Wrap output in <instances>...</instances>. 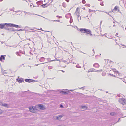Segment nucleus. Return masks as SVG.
I'll use <instances>...</instances> for the list:
<instances>
[{
	"label": "nucleus",
	"instance_id": "4468645a",
	"mask_svg": "<svg viewBox=\"0 0 126 126\" xmlns=\"http://www.w3.org/2000/svg\"><path fill=\"white\" fill-rule=\"evenodd\" d=\"M75 14L78 16V18L79 16V12L78 11H76L75 13Z\"/></svg>",
	"mask_w": 126,
	"mask_h": 126
},
{
	"label": "nucleus",
	"instance_id": "2f4dec72",
	"mask_svg": "<svg viewBox=\"0 0 126 126\" xmlns=\"http://www.w3.org/2000/svg\"><path fill=\"white\" fill-rule=\"evenodd\" d=\"M24 30H22L21 29H20L18 30H17L16 31H24Z\"/></svg>",
	"mask_w": 126,
	"mask_h": 126
},
{
	"label": "nucleus",
	"instance_id": "13d9d810",
	"mask_svg": "<svg viewBox=\"0 0 126 126\" xmlns=\"http://www.w3.org/2000/svg\"><path fill=\"white\" fill-rule=\"evenodd\" d=\"M1 110H0V114H1Z\"/></svg>",
	"mask_w": 126,
	"mask_h": 126
},
{
	"label": "nucleus",
	"instance_id": "774afa93",
	"mask_svg": "<svg viewBox=\"0 0 126 126\" xmlns=\"http://www.w3.org/2000/svg\"><path fill=\"white\" fill-rule=\"evenodd\" d=\"M9 47H13L12 46H9Z\"/></svg>",
	"mask_w": 126,
	"mask_h": 126
},
{
	"label": "nucleus",
	"instance_id": "680f3d73",
	"mask_svg": "<svg viewBox=\"0 0 126 126\" xmlns=\"http://www.w3.org/2000/svg\"><path fill=\"white\" fill-rule=\"evenodd\" d=\"M32 14H34V15L35 14H30V13L29 15H31Z\"/></svg>",
	"mask_w": 126,
	"mask_h": 126
},
{
	"label": "nucleus",
	"instance_id": "8fccbe9b",
	"mask_svg": "<svg viewBox=\"0 0 126 126\" xmlns=\"http://www.w3.org/2000/svg\"><path fill=\"white\" fill-rule=\"evenodd\" d=\"M93 70H89V72H93Z\"/></svg>",
	"mask_w": 126,
	"mask_h": 126
},
{
	"label": "nucleus",
	"instance_id": "a878e982",
	"mask_svg": "<svg viewBox=\"0 0 126 126\" xmlns=\"http://www.w3.org/2000/svg\"><path fill=\"white\" fill-rule=\"evenodd\" d=\"M87 108V107L86 106H82V107H81V108H82V109H86Z\"/></svg>",
	"mask_w": 126,
	"mask_h": 126
},
{
	"label": "nucleus",
	"instance_id": "7c9ffc66",
	"mask_svg": "<svg viewBox=\"0 0 126 126\" xmlns=\"http://www.w3.org/2000/svg\"><path fill=\"white\" fill-rule=\"evenodd\" d=\"M76 67L78 68H80L81 67L79 65H76Z\"/></svg>",
	"mask_w": 126,
	"mask_h": 126
},
{
	"label": "nucleus",
	"instance_id": "603ef678",
	"mask_svg": "<svg viewBox=\"0 0 126 126\" xmlns=\"http://www.w3.org/2000/svg\"><path fill=\"white\" fill-rule=\"evenodd\" d=\"M90 36H92L93 35L91 34V32H90V33L89 34Z\"/></svg>",
	"mask_w": 126,
	"mask_h": 126
},
{
	"label": "nucleus",
	"instance_id": "6ab92c4d",
	"mask_svg": "<svg viewBox=\"0 0 126 126\" xmlns=\"http://www.w3.org/2000/svg\"><path fill=\"white\" fill-rule=\"evenodd\" d=\"M1 72L3 74H6L7 73L5 71L3 70H1Z\"/></svg>",
	"mask_w": 126,
	"mask_h": 126
},
{
	"label": "nucleus",
	"instance_id": "69168bd1",
	"mask_svg": "<svg viewBox=\"0 0 126 126\" xmlns=\"http://www.w3.org/2000/svg\"><path fill=\"white\" fill-rule=\"evenodd\" d=\"M100 71L99 70H97V71H95V72H98V71Z\"/></svg>",
	"mask_w": 126,
	"mask_h": 126
},
{
	"label": "nucleus",
	"instance_id": "393cba45",
	"mask_svg": "<svg viewBox=\"0 0 126 126\" xmlns=\"http://www.w3.org/2000/svg\"><path fill=\"white\" fill-rule=\"evenodd\" d=\"M46 4H47L46 3L43 4L42 5H41L40 6L41 7H43V8H44L45 7L44 6H46Z\"/></svg>",
	"mask_w": 126,
	"mask_h": 126
},
{
	"label": "nucleus",
	"instance_id": "72a5a7b5",
	"mask_svg": "<svg viewBox=\"0 0 126 126\" xmlns=\"http://www.w3.org/2000/svg\"><path fill=\"white\" fill-rule=\"evenodd\" d=\"M82 2L83 4H85L86 3V1L84 0H82Z\"/></svg>",
	"mask_w": 126,
	"mask_h": 126
},
{
	"label": "nucleus",
	"instance_id": "c9c22d12",
	"mask_svg": "<svg viewBox=\"0 0 126 126\" xmlns=\"http://www.w3.org/2000/svg\"><path fill=\"white\" fill-rule=\"evenodd\" d=\"M52 21H53L57 22H59L60 21V20H52Z\"/></svg>",
	"mask_w": 126,
	"mask_h": 126
},
{
	"label": "nucleus",
	"instance_id": "cd10ccee",
	"mask_svg": "<svg viewBox=\"0 0 126 126\" xmlns=\"http://www.w3.org/2000/svg\"><path fill=\"white\" fill-rule=\"evenodd\" d=\"M11 28H8L7 30H8V31L9 32H10V31H12V30Z\"/></svg>",
	"mask_w": 126,
	"mask_h": 126
},
{
	"label": "nucleus",
	"instance_id": "de8ad7c7",
	"mask_svg": "<svg viewBox=\"0 0 126 126\" xmlns=\"http://www.w3.org/2000/svg\"><path fill=\"white\" fill-rule=\"evenodd\" d=\"M78 9H79V8L78 7L76 9V11H77V12L78 11Z\"/></svg>",
	"mask_w": 126,
	"mask_h": 126
},
{
	"label": "nucleus",
	"instance_id": "a18cd8bd",
	"mask_svg": "<svg viewBox=\"0 0 126 126\" xmlns=\"http://www.w3.org/2000/svg\"><path fill=\"white\" fill-rule=\"evenodd\" d=\"M85 5H87L88 7H90V4H86Z\"/></svg>",
	"mask_w": 126,
	"mask_h": 126
},
{
	"label": "nucleus",
	"instance_id": "58836bf2",
	"mask_svg": "<svg viewBox=\"0 0 126 126\" xmlns=\"http://www.w3.org/2000/svg\"><path fill=\"white\" fill-rule=\"evenodd\" d=\"M109 75H110L111 76H113V77H115V75H113V74H110Z\"/></svg>",
	"mask_w": 126,
	"mask_h": 126
},
{
	"label": "nucleus",
	"instance_id": "5fc2aeb1",
	"mask_svg": "<svg viewBox=\"0 0 126 126\" xmlns=\"http://www.w3.org/2000/svg\"><path fill=\"white\" fill-rule=\"evenodd\" d=\"M67 2H68L69 1V0H65Z\"/></svg>",
	"mask_w": 126,
	"mask_h": 126
},
{
	"label": "nucleus",
	"instance_id": "c03bdc74",
	"mask_svg": "<svg viewBox=\"0 0 126 126\" xmlns=\"http://www.w3.org/2000/svg\"><path fill=\"white\" fill-rule=\"evenodd\" d=\"M123 110H126V107H125L124 106H123Z\"/></svg>",
	"mask_w": 126,
	"mask_h": 126
},
{
	"label": "nucleus",
	"instance_id": "864d4df0",
	"mask_svg": "<svg viewBox=\"0 0 126 126\" xmlns=\"http://www.w3.org/2000/svg\"><path fill=\"white\" fill-rule=\"evenodd\" d=\"M106 12V13L107 14H108V15H109L110 16H111V17H112V16L111 15H110V14H109V13H107V12Z\"/></svg>",
	"mask_w": 126,
	"mask_h": 126
},
{
	"label": "nucleus",
	"instance_id": "1a4fd4ad",
	"mask_svg": "<svg viewBox=\"0 0 126 126\" xmlns=\"http://www.w3.org/2000/svg\"><path fill=\"white\" fill-rule=\"evenodd\" d=\"M16 80L19 83H21L24 81L23 79L22 78L19 79H17Z\"/></svg>",
	"mask_w": 126,
	"mask_h": 126
},
{
	"label": "nucleus",
	"instance_id": "20e7f679",
	"mask_svg": "<svg viewBox=\"0 0 126 126\" xmlns=\"http://www.w3.org/2000/svg\"><path fill=\"white\" fill-rule=\"evenodd\" d=\"M32 106V108H29V110L30 112L34 113L35 112V111H36L35 110H37L34 109V108Z\"/></svg>",
	"mask_w": 126,
	"mask_h": 126
},
{
	"label": "nucleus",
	"instance_id": "9d476101",
	"mask_svg": "<svg viewBox=\"0 0 126 126\" xmlns=\"http://www.w3.org/2000/svg\"><path fill=\"white\" fill-rule=\"evenodd\" d=\"M93 66L96 68H98L99 67V65L97 63H95L93 65Z\"/></svg>",
	"mask_w": 126,
	"mask_h": 126
},
{
	"label": "nucleus",
	"instance_id": "e2e57ef3",
	"mask_svg": "<svg viewBox=\"0 0 126 126\" xmlns=\"http://www.w3.org/2000/svg\"><path fill=\"white\" fill-rule=\"evenodd\" d=\"M120 118H119L118 119V121L117 122H118L119 121V120H120Z\"/></svg>",
	"mask_w": 126,
	"mask_h": 126
},
{
	"label": "nucleus",
	"instance_id": "3c124183",
	"mask_svg": "<svg viewBox=\"0 0 126 126\" xmlns=\"http://www.w3.org/2000/svg\"><path fill=\"white\" fill-rule=\"evenodd\" d=\"M62 61L63 62H66V61H65L64 60H62Z\"/></svg>",
	"mask_w": 126,
	"mask_h": 126
},
{
	"label": "nucleus",
	"instance_id": "bf43d9fd",
	"mask_svg": "<svg viewBox=\"0 0 126 126\" xmlns=\"http://www.w3.org/2000/svg\"><path fill=\"white\" fill-rule=\"evenodd\" d=\"M42 28H41L40 29H38L39 30H42V31H43L42 30Z\"/></svg>",
	"mask_w": 126,
	"mask_h": 126
},
{
	"label": "nucleus",
	"instance_id": "052dcab7",
	"mask_svg": "<svg viewBox=\"0 0 126 126\" xmlns=\"http://www.w3.org/2000/svg\"><path fill=\"white\" fill-rule=\"evenodd\" d=\"M118 33H116V36H117L116 35H118Z\"/></svg>",
	"mask_w": 126,
	"mask_h": 126
},
{
	"label": "nucleus",
	"instance_id": "f03ea898",
	"mask_svg": "<svg viewBox=\"0 0 126 126\" xmlns=\"http://www.w3.org/2000/svg\"><path fill=\"white\" fill-rule=\"evenodd\" d=\"M7 26H10L11 27H14L15 28H18V27H19L20 28V27L19 26L17 25H15V24H11V23H7Z\"/></svg>",
	"mask_w": 126,
	"mask_h": 126
},
{
	"label": "nucleus",
	"instance_id": "412c9836",
	"mask_svg": "<svg viewBox=\"0 0 126 126\" xmlns=\"http://www.w3.org/2000/svg\"><path fill=\"white\" fill-rule=\"evenodd\" d=\"M72 22H73V19H72V16H71V17H70V23H72Z\"/></svg>",
	"mask_w": 126,
	"mask_h": 126
},
{
	"label": "nucleus",
	"instance_id": "c756f323",
	"mask_svg": "<svg viewBox=\"0 0 126 126\" xmlns=\"http://www.w3.org/2000/svg\"><path fill=\"white\" fill-rule=\"evenodd\" d=\"M59 61L60 62H61L60 60H58V59L52 60H51L50 61Z\"/></svg>",
	"mask_w": 126,
	"mask_h": 126
},
{
	"label": "nucleus",
	"instance_id": "aec40b11",
	"mask_svg": "<svg viewBox=\"0 0 126 126\" xmlns=\"http://www.w3.org/2000/svg\"><path fill=\"white\" fill-rule=\"evenodd\" d=\"M110 114L111 116H114L116 115V113L115 112H112L110 113Z\"/></svg>",
	"mask_w": 126,
	"mask_h": 126
},
{
	"label": "nucleus",
	"instance_id": "9b49d317",
	"mask_svg": "<svg viewBox=\"0 0 126 126\" xmlns=\"http://www.w3.org/2000/svg\"><path fill=\"white\" fill-rule=\"evenodd\" d=\"M60 93H62V94H68V92H67L66 91H60Z\"/></svg>",
	"mask_w": 126,
	"mask_h": 126
},
{
	"label": "nucleus",
	"instance_id": "4c0bfd02",
	"mask_svg": "<svg viewBox=\"0 0 126 126\" xmlns=\"http://www.w3.org/2000/svg\"><path fill=\"white\" fill-rule=\"evenodd\" d=\"M60 107L62 108H63V106L62 104H60Z\"/></svg>",
	"mask_w": 126,
	"mask_h": 126
},
{
	"label": "nucleus",
	"instance_id": "6e6552de",
	"mask_svg": "<svg viewBox=\"0 0 126 126\" xmlns=\"http://www.w3.org/2000/svg\"><path fill=\"white\" fill-rule=\"evenodd\" d=\"M87 30V29L85 28H80L79 29V31L81 33H85Z\"/></svg>",
	"mask_w": 126,
	"mask_h": 126
},
{
	"label": "nucleus",
	"instance_id": "f8f14e48",
	"mask_svg": "<svg viewBox=\"0 0 126 126\" xmlns=\"http://www.w3.org/2000/svg\"><path fill=\"white\" fill-rule=\"evenodd\" d=\"M4 60L5 59V57L3 55H1V57H0V61H2V60Z\"/></svg>",
	"mask_w": 126,
	"mask_h": 126
},
{
	"label": "nucleus",
	"instance_id": "f704fd0d",
	"mask_svg": "<svg viewBox=\"0 0 126 126\" xmlns=\"http://www.w3.org/2000/svg\"><path fill=\"white\" fill-rule=\"evenodd\" d=\"M93 10L89 9V12H93Z\"/></svg>",
	"mask_w": 126,
	"mask_h": 126
},
{
	"label": "nucleus",
	"instance_id": "a19ab883",
	"mask_svg": "<svg viewBox=\"0 0 126 126\" xmlns=\"http://www.w3.org/2000/svg\"><path fill=\"white\" fill-rule=\"evenodd\" d=\"M35 15H38V16H41V17H43V18H46V19H47V18H45V17H44L43 16H40V15H36V14H35Z\"/></svg>",
	"mask_w": 126,
	"mask_h": 126
},
{
	"label": "nucleus",
	"instance_id": "2eb2a0df",
	"mask_svg": "<svg viewBox=\"0 0 126 126\" xmlns=\"http://www.w3.org/2000/svg\"><path fill=\"white\" fill-rule=\"evenodd\" d=\"M45 60V58L44 57H42L39 60L41 62H44Z\"/></svg>",
	"mask_w": 126,
	"mask_h": 126
},
{
	"label": "nucleus",
	"instance_id": "338daca9",
	"mask_svg": "<svg viewBox=\"0 0 126 126\" xmlns=\"http://www.w3.org/2000/svg\"><path fill=\"white\" fill-rule=\"evenodd\" d=\"M28 40H30V41H31V39H30V38L28 39Z\"/></svg>",
	"mask_w": 126,
	"mask_h": 126
},
{
	"label": "nucleus",
	"instance_id": "423d86ee",
	"mask_svg": "<svg viewBox=\"0 0 126 126\" xmlns=\"http://www.w3.org/2000/svg\"><path fill=\"white\" fill-rule=\"evenodd\" d=\"M5 25H6V26H7V23L0 24V29H3L5 26Z\"/></svg>",
	"mask_w": 126,
	"mask_h": 126
},
{
	"label": "nucleus",
	"instance_id": "b1692460",
	"mask_svg": "<svg viewBox=\"0 0 126 126\" xmlns=\"http://www.w3.org/2000/svg\"><path fill=\"white\" fill-rule=\"evenodd\" d=\"M2 105L4 107H7L8 106V105L6 104H2Z\"/></svg>",
	"mask_w": 126,
	"mask_h": 126
},
{
	"label": "nucleus",
	"instance_id": "0eeeda50",
	"mask_svg": "<svg viewBox=\"0 0 126 126\" xmlns=\"http://www.w3.org/2000/svg\"><path fill=\"white\" fill-rule=\"evenodd\" d=\"M38 106L39 108L42 110H44L45 109V108L44 106L42 105L41 104H39L38 105Z\"/></svg>",
	"mask_w": 126,
	"mask_h": 126
},
{
	"label": "nucleus",
	"instance_id": "49530a36",
	"mask_svg": "<svg viewBox=\"0 0 126 126\" xmlns=\"http://www.w3.org/2000/svg\"><path fill=\"white\" fill-rule=\"evenodd\" d=\"M56 17H59V18H62V17L61 16H56Z\"/></svg>",
	"mask_w": 126,
	"mask_h": 126
},
{
	"label": "nucleus",
	"instance_id": "6e6d98bb",
	"mask_svg": "<svg viewBox=\"0 0 126 126\" xmlns=\"http://www.w3.org/2000/svg\"><path fill=\"white\" fill-rule=\"evenodd\" d=\"M24 12L25 13V14H27V13H27V12H25V11H24Z\"/></svg>",
	"mask_w": 126,
	"mask_h": 126
},
{
	"label": "nucleus",
	"instance_id": "39448f33",
	"mask_svg": "<svg viewBox=\"0 0 126 126\" xmlns=\"http://www.w3.org/2000/svg\"><path fill=\"white\" fill-rule=\"evenodd\" d=\"M119 11V7L117 6H116L112 10V12L114 11Z\"/></svg>",
	"mask_w": 126,
	"mask_h": 126
},
{
	"label": "nucleus",
	"instance_id": "4be33fe9",
	"mask_svg": "<svg viewBox=\"0 0 126 126\" xmlns=\"http://www.w3.org/2000/svg\"><path fill=\"white\" fill-rule=\"evenodd\" d=\"M48 67L49 69H52L53 68V67L52 66H48Z\"/></svg>",
	"mask_w": 126,
	"mask_h": 126
},
{
	"label": "nucleus",
	"instance_id": "ddd939ff",
	"mask_svg": "<svg viewBox=\"0 0 126 126\" xmlns=\"http://www.w3.org/2000/svg\"><path fill=\"white\" fill-rule=\"evenodd\" d=\"M90 32H91V31L87 29L85 32L87 34H89L90 33Z\"/></svg>",
	"mask_w": 126,
	"mask_h": 126
},
{
	"label": "nucleus",
	"instance_id": "7ed1b4c3",
	"mask_svg": "<svg viewBox=\"0 0 126 126\" xmlns=\"http://www.w3.org/2000/svg\"><path fill=\"white\" fill-rule=\"evenodd\" d=\"M25 80L26 82L31 83V82H35L38 81L37 80H35L33 79H26Z\"/></svg>",
	"mask_w": 126,
	"mask_h": 126
},
{
	"label": "nucleus",
	"instance_id": "f3484780",
	"mask_svg": "<svg viewBox=\"0 0 126 126\" xmlns=\"http://www.w3.org/2000/svg\"><path fill=\"white\" fill-rule=\"evenodd\" d=\"M16 54L18 56H21V54H20V52H17L16 53Z\"/></svg>",
	"mask_w": 126,
	"mask_h": 126
},
{
	"label": "nucleus",
	"instance_id": "473e14b6",
	"mask_svg": "<svg viewBox=\"0 0 126 126\" xmlns=\"http://www.w3.org/2000/svg\"><path fill=\"white\" fill-rule=\"evenodd\" d=\"M115 72L116 73H117L119 75H120V74H121L120 73H119L118 71H115Z\"/></svg>",
	"mask_w": 126,
	"mask_h": 126
},
{
	"label": "nucleus",
	"instance_id": "bb28decb",
	"mask_svg": "<svg viewBox=\"0 0 126 126\" xmlns=\"http://www.w3.org/2000/svg\"><path fill=\"white\" fill-rule=\"evenodd\" d=\"M106 75V73L105 72H103L102 73V75L103 76H104Z\"/></svg>",
	"mask_w": 126,
	"mask_h": 126
},
{
	"label": "nucleus",
	"instance_id": "4d7b16f0",
	"mask_svg": "<svg viewBox=\"0 0 126 126\" xmlns=\"http://www.w3.org/2000/svg\"><path fill=\"white\" fill-rule=\"evenodd\" d=\"M93 52L94 53V49H93Z\"/></svg>",
	"mask_w": 126,
	"mask_h": 126
},
{
	"label": "nucleus",
	"instance_id": "dca6fc26",
	"mask_svg": "<svg viewBox=\"0 0 126 126\" xmlns=\"http://www.w3.org/2000/svg\"><path fill=\"white\" fill-rule=\"evenodd\" d=\"M62 117V116L61 115H59L58 116H57L56 118L57 119H61V117Z\"/></svg>",
	"mask_w": 126,
	"mask_h": 126
},
{
	"label": "nucleus",
	"instance_id": "a211bd4d",
	"mask_svg": "<svg viewBox=\"0 0 126 126\" xmlns=\"http://www.w3.org/2000/svg\"><path fill=\"white\" fill-rule=\"evenodd\" d=\"M62 6L64 7H66V5L65 3L63 2L62 4Z\"/></svg>",
	"mask_w": 126,
	"mask_h": 126
},
{
	"label": "nucleus",
	"instance_id": "5701e85b",
	"mask_svg": "<svg viewBox=\"0 0 126 126\" xmlns=\"http://www.w3.org/2000/svg\"><path fill=\"white\" fill-rule=\"evenodd\" d=\"M8 26H6V25H5V26L3 28V29L8 30V28L7 27Z\"/></svg>",
	"mask_w": 126,
	"mask_h": 126
},
{
	"label": "nucleus",
	"instance_id": "c85d7f7f",
	"mask_svg": "<svg viewBox=\"0 0 126 126\" xmlns=\"http://www.w3.org/2000/svg\"><path fill=\"white\" fill-rule=\"evenodd\" d=\"M14 8H12L10 9V10L11 11H13L14 12Z\"/></svg>",
	"mask_w": 126,
	"mask_h": 126
},
{
	"label": "nucleus",
	"instance_id": "37998d69",
	"mask_svg": "<svg viewBox=\"0 0 126 126\" xmlns=\"http://www.w3.org/2000/svg\"><path fill=\"white\" fill-rule=\"evenodd\" d=\"M11 29H12V31H15L16 30H15L13 28H11Z\"/></svg>",
	"mask_w": 126,
	"mask_h": 126
},
{
	"label": "nucleus",
	"instance_id": "ea45409f",
	"mask_svg": "<svg viewBox=\"0 0 126 126\" xmlns=\"http://www.w3.org/2000/svg\"><path fill=\"white\" fill-rule=\"evenodd\" d=\"M100 4L101 6H103L104 5L103 2H101L100 3Z\"/></svg>",
	"mask_w": 126,
	"mask_h": 126
},
{
	"label": "nucleus",
	"instance_id": "09e8293b",
	"mask_svg": "<svg viewBox=\"0 0 126 126\" xmlns=\"http://www.w3.org/2000/svg\"><path fill=\"white\" fill-rule=\"evenodd\" d=\"M65 17H66V18H68V15H65Z\"/></svg>",
	"mask_w": 126,
	"mask_h": 126
},
{
	"label": "nucleus",
	"instance_id": "f257e3e1",
	"mask_svg": "<svg viewBox=\"0 0 126 126\" xmlns=\"http://www.w3.org/2000/svg\"><path fill=\"white\" fill-rule=\"evenodd\" d=\"M119 103L123 105L125 104L126 103V100L124 98H120L119 100Z\"/></svg>",
	"mask_w": 126,
	"mask_h": 126
},
{
	"label": "nucleus",
	"instance_id": "e433bc0d",
	"mask_svg": "<svg viewBox=\"0 0 126 126\" xmlns=\"http://www.w3.org/2000/svg\"><path fill=\"white\" fill-rule=\"evenodd\" d=\"M67 15L68 16H70V17H71V14L70 13H68L67 15Z\"/></svg>",
	"mask_w": 126,
	"mask_h": 126
},
{
	"label": "nucleus",
	"instance_id": "79ce46f5",
	"mask_svg": "<svg viewBox=\"0 0 126 126\" xmlns=\"http://www.w3.org/2000/svg\"><path fill=\"white\" fill-rule=\"evenodd\" d=\"M84 87H81L80 88H79L80 89H82L83 90H84Z\"/></svg>",
	"mask_w": 126,
	"mask_h": 126
},
{
	"label": "nucleus",
	"instance_id": "0e129e2a",
	"mask_svg": "<svg viewBox=\"0 0 126 126\" xmlns=\"http://www.w3.org/2000/svg\"><path fill=\"white\" fill-rule=\"evenodd\" d=\"M62 72H65L63 70H62Z\"/></svg>",
	"mask_w": 126,
	"mask_h": 126
}]
</instances>
